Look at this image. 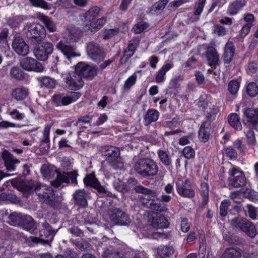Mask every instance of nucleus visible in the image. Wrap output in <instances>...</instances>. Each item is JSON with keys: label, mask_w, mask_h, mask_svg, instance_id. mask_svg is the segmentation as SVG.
Segmentation results:
<instances>
[{"label": "nucleus", "mask_w": 258, "mask_h": 258, "mask_svg": "<svg viewBox=\"0 0 258 258\" xmlns=\"http://www.w3.org/2000/svg\"><path fill=\"white\" fill-rule=\"evenodd\" d=\"M235 52L234 45L232 42H228L225 47V51L223 55L224 61L225 63H229L234 55Z\"/></svg>", "instance_id": "obj_27"}, {"label": "nucleus", "mask_w": 258, "mask_h": 258, "mask_svg": "<svg viewBox=\"0 0 258 258\" xmlns=\"http://www.w3.org/2000/svg\"><path fill=\"white\" fill-rule=\"evenodd\" d=\"M28 94L27 89L23 87H20L13 89L11 92V96L15 100L20 101L26 98Z\"/></svg>", "instance_id": "obj_26"}, {"label": "nucleus", "mask_w": 258, "mask_h": 258, "mask_svg": "<svg viewBox=\"0 0 258 258\" xmlns=\"http://www.w3.org/2000/svg\"><path fill=\"white\" fill-rule=\"evenodd\" d=\"M229 186L237 188L245 185L246 178L241 171L233 167L229 170Z\"/></svg>", "instance_id": "obj_8"}, {"label": "nucleus", "mask_w": 258, "mask_h": 258, "mask_svg": "<svg viewBox=\"0 0 258 258\" xmlns=\"http://www.w3.org/2000/svg\"><path fill=\"white\" fill-rule=\"evenodd\" d=\"M157 154L161 163L166 167L169 168L171 165L172 160L169 153L162 150H159Z\"/></svg>", "instance_id": "obj_34"}, {"label": "nucleus", "mask_w": 258, "mask_h": 258, "mask_svg": "<svg viewBox=\"0 0 258 258\" xmlns=\"http://www.w3.org/2000/svg\"><path fill=\"white\" fill-rule=\"evenodd\" d=\"M22 221L20 225L23 228L30 233H33L36 229V226L34 222L33 218L28 215H23Z\"/></svg>", "instance_id": "obj_24"}, {"label": "nucleus", "mask_w": 258, "mask_h": 258, "mask_svg": "<svg viewBox=\"0 0 258 258\" xmlns=\"http://www.w3.org/2000/svg\"><path fill=\"white\" fill-rule=\"evenodd\" d=\"M143 204L148 208L153 209L157 211H161L162 207L161 204L157 202L154 200L150 199L148 200V202L145 203L143 201Z\"/></svg>", "instance_id": "obj_47"}, {"label": "nucleus", "mask_w": 258, "mask_h": 258, "mask_svg": "<svg viewBox=\"0 0 258 258\" xmlns=\"http://www.w3.org/2000/svg\"><path fill=\"white\" fill-rule=\"evenodd\" d=\"M182 153L185 158L190 159L193 158L195 156L194 149L190 146H187L183 148Z\"/></svg>", "instance_id": "obj_55"}, {"label": "nucleus", "mask_w": 258, "mask_h": 258, "mask_svg": "<svg viewBox=\"0 0 258 258\" xmlns=\"http://www.w3.org/2000/svg\"><path fill=\"white\" fill-rule=\"evenodd\" d=\"M247 208L249 217L252 219H255L257 216L256 208L251 205H248Z\"/></svg>", "instance_id": "obj_64"}, {"label": "nucleus", "mask_w": 258, "mask_h": 258, "mask_svg": "<svg viewBox=\"0 0 258 258\" xmlns=\"http://www.w3.org/2000/svg\"><path fill=\"white\" fill-rule=\"evenodd\" d=\"M89 66V64L84 62H80L77 63L75 68V72L80 76H83L85 73L87 68Z\"/></svg>", "instance_id": "obj_52"}, {"label": "nucleus", "mask_w": 258, "mask_h": 258, "mask_svg": "<svg viewBox=\"0 0 258 258\" xmlns=\"http://www.w3.org/2000/svg\"><path fill=\"white\" fill-rule=\"evenodd\" d=\"M247 143L252 148L254 149L256 146V139L254 132L252 130L248 131L246 133Z\"/></svg>", "instance_id": "obj_45"}, {"label": "nucleus", "mask_w": 258, "mask_h": 258, "mask_svg": "<svg viewBox=\"0 0 258 258\" xmlns=\"http://www.w3.org/2000/svg\"><path fill=\"white\" fill-rule=\"evenodd\" d=\"M41 20L50 32H53L56 30L55 25L48 17L43 16Z\"/></svg>", "instance_id": "obj_46"}, {"label": "nucleus", "mask_w": 258, "mask_h": 258, "mask_svg": "<svg viewBox=\"0 0 258 258\" xmlns=\"http://www.w3.org/2000/svg\"><path fill=\"white\" fill-rule=\"evenodd\" d=\"M84 181L85 184L93 187L100 192L106 193L107 192L96 178L94 173L87 175L84 178Z\"/></svg>", "instance_id": "obj_20"}, {"label": "nucleus", "mask_w": 258, "mask_h": 258, "mask_svg": "<svg viewBox=\"0 0 258 258\" xmlns=\"http://www.w3.org/2000/svg\"><path fill=\"white\" fill-rule=\"evenodd\" d=\"M243 258H258V251H252L248 249H244L242 252Z\"/></svg>", "instance_id": "obj_62"}, {"label": "nucleus", "mask_w": 258, "mask_h": 258, "mask_svg": "<svg viewBox=\"0 0 258 258\" xmlns=\"http://www.w3.org/2000/svg\"><path fill=\"white\" fill-rule=\"evenodd\" d=\"M228 122L230 125L237 131H241L242 128L239 115L236 113H230L228 117Z\"/></svg>", "instance_id": "obj_31"}, {"label": "nucleus", "mask_w": 258, "mask_h": 258, "mask_svg": "<svg viewBox=\"0 0 258 258\" xmlns=\"http://www.w3.org/2000/svg\"><path fill=\"white\" fill-rule=\"evenodd\" d=\"M207 61L210 66L218 64L219 59V55L216 49L212 46H208L205 52Z\"/></svg>", "instance_id": "obj_22"}, {"label": "nucleus", "mask_w": 258, "mask_h": 258, "mask_svg": "<svg viewBox=\"0 0 258 258\" xmlns=\"http://www.w3.org/2000/svg\"><path fill=\"white\" fill-rule=\"evenodd\" d=\"M33 52L37 59L40 60H45L53 50L52 43L48 42L39 43L35 45Z\"/></svg>", "instance_id": "obj_9"}, {"label": "nucleus", "mask_w": 258, "mask_h": 258, "mask_svg": "<svg viewBox=\"0 0 258 258\" xmlns=\"http://www.w3.org/2000/svg\"><path fill=\"white\" fill-rule=\"evenodd\" d=\"M51 72L56 74H60L61 77L63 78L67 84L68 88L71 90H77L81 89L84 85V82L81 76L76 72H70L68 66L64 65H54L51 68Z\"/></svg>", "instance_id": "obj_2"}, {"label": "nucleus", "mask_w": 258, "mask_h": 258, "mask_svg": "<svg viewBox=\"0 0 258 258\" xmlns=\"http://www.w3.org/2000/svg\"><path fill=\"white\" fill-rule=\"evenodd\" d=\"M100 12V8L97 6L91 8L84 15L86 22H91L95 19Z\"/></svg>", "instance_id": "obj_37"}, {"label": "nucleus", "mask_w": 258, "mask_h": 258, "mask_svg": "<svg viewBox=\"0 0 258 258\" xmlns=\"http://www.w3.org/2000/svg\"><path fill=\"white\" fill-rule=\"evenodd\" d=\"M133 168L138 174L143 177L155 176L159 171L156 162L149 157L138 159L135 162Z\"/></svg>", "instance_id": "obj_3"}, {"label": "nucleus", "mask_w": 258, "mask_h": 258, "mask_svg": "<svg viewBox=\"0 0 258 258\" xmlns=\"http://www.w3.org/2000/svg\"><path fill=\"white\" fill-rule=\"evenodd\" d=\"M173 66L172 63H166L158 71L155 76L156 82L157 83L163 82L165 80V75L166 73L171 69Z\"/></svg>", "instance_id": "obj_30"}, {"label": "nucleus", "mask_w": 258, "mask_h": 258, "mask_svg": "<svg viewBox=\"0 0 258 258\" xmlns=\"http://www.w3.org/2000/svg\"><path fill=\"white\" fill-rule=\"evenodd\" d=\"M56 170L54 171L52 168L46 164H44L41 168V172L42 175L45 177H50L56 172Z\"/></svg>", "instance_id": "obj_53"}, {"label": "nucleus", "mask_w": 258, "mask_h": 258, "mask_svg": "<svg viewBox=\"0 0 258 258\" xmlns=\"http://www.w3.org/2000/svg\"><path fill=\"white\" fill-rule=\"evenodd\" d=\"M24 30L27 37L32 45L41 43L45 38L46 31L44 28L39 24H27Z\"/></svg>", "instance_id": "obj_4"}, {"label": "nucleus", "mask_w": 258, "mask_h": 258, "mask_svg": "<svg viewBox=\"0 0 258 258\" xmlns=\"http://www.w3.org/2000/svg\"><path fill=\"white\" fill-rule=\"evenodd\" d=\"M21 65L24 69L28 71L41 72L43 70V67L41 64L31 57H27L22 60Z\"/></svg>", "instance_id": "obj_15"}, {"label": "nucleus", "mask_w": 258, "mask_h": 258, "mask_svg": "<svg viewBox=\"0 0 258 258\" xmlns=\"http://www.w3.org/2000/svg\"><path fill=\"white\" fill-rule=\"evenodd\" d=\"M81 96L79 92H75L70 95L61 97L59 95H55L53 97L55 101H60L61 105H68L76 101Z\"/></svg>", "instance_id": "obj_19"}, {"label": "nucleus", "mask_w": 258, "mask_h": 258, "mask_svg": "<svg viewBox=\"0 0 258 258\" xmlns=\"http://www.w3.org/2000/svg\"><path fill=\"white\" fill-rule=\"evenodd\" d=\"M110 218L114 224L127 225L131 222L129 217L124 212L118 209L112 210Z\"/></svg>", "instance_id": "obj_12"}, {"label": "nucleus", "mask_w": 258, "mask_h": 258, "mask_svg": "<svg viewBox=\"0 0 258 258\" xmlns=\"http://www.w3.org/2000/svg\"><path fill=\"white\" fill-rule=\"evenodd\" d=\"M245 0H235L230 3L228 7L227 13L230 16H234L246 5Z\"/></svg>", "instance_id": "obj_21"}, {"label": "nucleus", "mask_w": 258, "mask_h": 258, "mask_svg": "<svg viewBox=\"0 0 258 258\" xmlns=\"http://www.w3.org/2000/svg\"><path fill=\"white\" fill-rule=\"evenodd\" d=\"M43 229L41 230V235H44L46 237H48L54 234V231L52 229L49 224L46 222L42 223Z\"/></svg>", "instance_id": "obj_49"}, {"label": "nucleus", "mask_w": 258, "mask_h": 258, "mask_svg": "<svg viewBox=\"0 0 258 258\" xmlns=\"http://www.w3.org/2000/svg\"><path fill=\"white\" fill-rule=\"evenodd\" d=\"M11 76L15 79L20 80L23 78L22 71L17 67H13L10 71Z\"/></svg>", "instance_id": "obj_58"}, {"label": "nucleus", "mask_w": 258, "mask_h": 258, "mask_svg": "<svg viewBox=\"0 0 258 258\" xmlns=\"http://www.w3.org/2000/svg\"><path fill=\"white\" fill-rule=\"evenodd\" d=\"M81 36V30L72 25L67 27L63 33V37L70 42H78Z\"/></svg>", "instance_id": "obj_14"}, {"label": "nucleus", "mask_w": 258, "mask_h": 258, "mask_svg": "<svg viewBox=\"0 0 258 258\" xmlns=\"http://www.w3.org/2000/svg\"><path fill=\"white\" fill-rule=\"evenodd\" d=\"M2 157L5 162L7 170L9 171H14L16 168L15 164L20 162L19 160L15 159L7 150L3 152Z\"/></svg>", "instance_id": "obj_18"}, {"label": "nucleus", "mask_w": 258, "mask_h": 258, "mask_svg": "<svg viewBox=\"0 0 258 258\" xmlns=\"http://www.w3.org/2000/svg\"><path fill=\"white\" fill-rule=\"evenodd\" d=\"M103 258H125L118 252L113 251L112 249L106 248L102 253Z\"/></svg>", "instance_id": "obj_41"}, {"label": "nucleus", "mask_w": 258, "mask_h": 258, "mask_svg": "<svg viewBox=\"0 0 258 258\" xmlns=\"http://www.w3.org/2000/svg\"><path fill=\"white\" fill-rule=\"evenodd\" d=\"M113 186L115 189L119 192H124L127 190L124 183L118 178L114 180Z\"/></svg>", "instance_id": "obj_51"}, {"label": "nucleus", "mask_w": 258, "mask_h": 258, "mask_svg": "<svg viewBox=\"0 0 258 258\" xmlns=\"http://www.w3.org/2000/svg\"><path fill=\"white\" fill-rule=\"evenodd\" d=\"M41 87L53 89L56 85V81L49 77H41L37 78Z\"/></svg>", "instance_id": "obj_35"}, {"label": "nucleus", "mask_w": 258, "mask_h": 258, "mask_svg": "<svg viewBox=\"0 0 258 258\" xmlns=\"http://www.w3.org/2000/svg\"><path fill=\"white\" fill-rule=\"evenodd\" d=\"M87 196V192L84 189H79L74 192L73 198L76 204L82 207H86L88 205Z\"/></svg>", "instance_id": "obj_23"}, {"label": "nucleus", "mask_w": 258, "mask_h": 258, "mask_svg": "<svg viewBox=\"0 0 258 258\" xmlns=\"http://www.w3.org/2000/svg\"><path fill=\"white\" fill-rule=\"evenodd\" d=\"M106 23V20L102 18L93 21L89 25H86L84 29L85 31L90 30L92 32H96L100 30Z\"/></svg>", "instance_id": "obj_25"}, {"label": "nucleus", "mask_w": 258, "mask_h": 258, "mask_svg": "<svg viewBox=\"0 0 258 258\" xmlns=\"http://www.w3.org/2000/svg\"><path fill=\"white\" fill-rule=\"evenodd\" d=\"M13 49L19 55H26L29 50L28 45L26 43L23 39L20 37L14 38L12 43Z\"/></svg>", "instance_id": "obj_17"}, {"label": "nucleus", "mask_w": 258, "mask_h": 258, "mask_svg": "<svg viewBox=\"0 0 258 258\" xmlns=\"http://www.w3.org/2000/svg\"><path fill=\"white\" fill-rule=\"evenodd\" d=\"M241 254L234 248H227L222 254L221 258H240Z\"/></svg>", "instance_id": "obj_40"}, {"label": "nucleus", "mask_w": 258, "mask_h": 258, "mask_svg": "<svg viewBox=\"0 0 258 258\" xmlns=\"http://www.w3.org/2000/svg\"><path fill=\"white\" fill-rule=\"evenodd\" d=\"M243 122L249 126L258 124V108H248L243 111Z\"/></svg>", "instance_id": "obj_13"}, {"label": "nucleus", "mask_w": 258, "mask_h": 258, "mask_svg": "<svg viewBox=\"0 0 258 258\" xmlns=\"http://www.w3.org/2000/svg\"><path fill=\"white\" fill-rule=\"evenodd\" d=\"M230 205V202L228 200H225L223 201L220 206V215L222 217H225L227 214V210L229 206Z\"/></svg>", "instance_id": "obj_54"}, {"label": "nucleus", "mask_w": 258, "mask_h": 258, "mask_svg": "<svg viewBox=\"0 0 258 258\" xmlns=\"http://www.w3.org/2000/svg\"><path fill=\"white\" fill-rule=\"evenodd\" d=\"M88 57L96 62H99L105 57V53L100 45L94 42L87 43L86 47Z\"/></svg>", "instance_id": "obj_7"}, {"label": "nucleus", "mask_w": 258, "mask_h": 258, "mask_svg": "<svg viewBox=\"0 0 258 258\" xmlns=\"http://www.w3.org/2000/svg\"><path fill=\"white\" fill-rule=\"evenodd\" d=\"M52 123H48L46 124L44 128L43 133V138L41 141V144H49L50 142L49 140V133L50 128L52 126Z\"/></svg>", "instance_id": "obj_48"}, {"label": "nucleus", "mask_w": 258, "mask_h": 258, "mask_svg": "<svg viewBox=\"0 0 258 258\" xmlns=\"http://www.w3.org/2000/svg\"><path fill=\"white\" fill-rule=\"evenodd\" d=\"M247 94L251 97H254L258 94V86L254 82H251L248 84L246 87Z\"/></svg>", "instance_id": "obj_43"}, {"label": "nucleus", "mask_w": 258, "mask_h": 258, "mask_svg": "<svg viewBox=\"0 0 258 258\" xmlns=\"http://www.w3.org/2000/svg\"><path fill=\"white\" fill-rule=\"evenodd\" d=\"M137 76L134 73L132 76L129 77L125 82L124 84V89L125 90H129L130 88L133 86L136 82Z\"/></svg>", "instance_id": "obj_57"}, {"label": "nucleus", "mask_w": 258, "mask_h": 258, "mask_svg": "<svg viewBox=\"0 0 258 258\" xmlns=\"http://www.w3.org/2000/svg\"><path fill=\"white\" fill-rule=\"evenodd\" d=\"M23 216V215L20 213L14 212L9 215V222L11 225L20 226L22 221Z\"/></svg>", "instance_id": "obj_38"}, {"label": "nucleus", "mask_w": 258, "mask_h": 258, "mask_svg": "<svg viewBox=\"0 0 258 258\" xmlns=\"http://www.w3.org/2000/svg\"><path fill=\"white\" fill-rule=\"evenodd\" d=\"M167 3L168 1L167 0H162L156 2L150 8L148 13L152 15L160 14L165 8Z\"/></svg>", "instance_id": "obj_33"}, {"label": "nucleus", "mask_w": 258, "mask_h": 258, "mask_svg": "<svg viewBox=\"0 0 258 258\" xmlns=\"http://www.w3.org/2000/svg\"><path fill=\"white\" fill-rule=\"evenodd\" d=\"M103 155L109 165L114 169H121L123 167L120 157V150L114 146H106L103 148Z\"/></svg>", "instance_id": "obj_5"}, {"label": "nucleus", "mask_w": 258, "mask_h": 258, "mask_svg": "<svg viewBox=\"0 0 258 258\" xmlns=\"http://www.w3.org/2000/svg\"><path fill=\"white\" fill-rule=\"evenodd\" d=\"M201 193L204 198L205 200H207L209 197V188L208 183L206 182H202L201 186Z\"/></svg>", "instance_id": "obj_59"}, {"label": "nucleus", "mask_w": 258, "mask_h": 258, "mask_svg": "<svg viewBox=\"0 0 258 258\" xmlns=\"http://www.w3.org/2000/svg\"><path fill=\"white\" fill-rule=\"evenodd\" d=\"M73 243L80 250H84L89 247V243L83 240H75L73 241Z\"/></svg>", "instance_id": "obj_61"}, {"label": "nucleus", "mask_w": 258, "mask_h": 258, "mask_svg": "<svg viewBox=\"0 0 258 258\" xmlns=\"http://www.w3.org/2000/svg\"><path fill=\"white\" fill-rule=\"evenodd\" d=\"M191 181L189 179H186L181 182H176L175 186L177 193L184 198H192L194 197L195 192L191 188Z\"/></svg>", "instance_id": "obj_10"}, {"label": "nucleus", "mask_w": 258, "mask_h": 258, "mask_svg": "<svg viewBox=\"0 0 258 258\" xmlns=\"http://www.w3.org/2000/svg\"><path fill=\"white\" fill-rule=\"evenodd\" d=\"M32 5L39 7L45 9H48L47 4L43 0H29Z\"/></svg>", "instance_id": "obj_63"}, {"label": "nucleus", "mask_w": 258, "mask_h": 258, "mask_svg": "<svg viewBox=\"0 0 258 258\" xmlns=\"http://www.w3.org/2000/svg\"><path fill=\"white\" fill-rule=\"evenodd\" d=\"M118 28L110 29L106 30L104 32L103 38L104 39H109L113 36L116 35L118 33Z\"/></svg>", "instance_id": "obj_60"}, {"label": "nucleus", "mask_w": 258, "mask_h": 258, "mask_svg": "<svg viewBox=\"0 0 258 258\" xmlns=\"http://www.w3.org/2000/svg\"><path fill=\"white\" fill-rule=\"evenodd\" d=\"M240 83L237 80H232L229 84L228 89L230 94L232 95H236L239 88Z\"/></svg>", "instance_id": "obj_44"}, {"label": "nucleus", "mask_w": 258, "mask_h": 258, "mask_svg": "<svg viewBox=\"0 0 258 258\" xmlns=\"http://www.w3.org/2000/svg\"><path fill=\"white\" fill-rule=\"evenodd\" d=\"M159 116V112L157 110L149 109L144 116L145 124L148 125L152 122L157 121Z\"/></svg>", "instance_id": "obj_32"}, {"label": "nucleus", "mask_w": 258, "mask_h": 258, "mask_svg": "<svg viewBox=\"0 0 258 258\" xmlns=\"http://www.w3.org/2000/svg\"><path fill=\"white\" fill-rule=\"evenodd\" d=\"M151 225L153 228L157 229L167 228L168 223L165 217L156 216L153 218Z\"/></svg>", "instance_id": "obj_28"}, {"label": "nucleus", "mask_w": 258, "mask_h": 258, "mask_svg": "<svg viewBox=\"0 0 258 258\" xmlns=\"http://www.w3.org/2000/svg\"><path fill=\"white\" fill-rule=\"evenodd\" d=\"M98 69L96 66H90L87 68L85 73L83 77L86 78L91 79L97 74Z\"/></svg>", "instance_id": "obj_42"}, {"label": "nucleus", "mask_w": 258, "mask_h": 258, "mask_svg": "<svg viewBox=\"0 0 258 258\" xmlns=\"http://www.w3.org/2000/svg\"><path fill=\"white\" fill-rule=\"evenodd\" d=\"M230 224L233 228L242 230L250 237H254L256 235L254 226L245 218L234 217L231 219Z\"/></svg>", "instance_id": "obj_6"}, {"label": "nucleus", "mask_w": 258, "mask_h": 258, "mask_svg": "<svg viewBox=\"0 0 258 258\" xmlns=\"http://www.w3.org/2000/svg\"><path fill=\"white\" fill-rule=\"evenodd\" d=\"M204 111L206 113L207 118L210 121L215 120L216 115L219 112L218 107L211 103H208L206 106H204Z\"/></svg>", "instance_id": "obj_29"}, {"label": "nucleus", "mask_w": 258, "mask_h": 258, "mask_svg": "<svg viewBox=\"0 0 258 258\" xmlns=\"http://www.w3.org/2000/svg\"><path fill=\"white\" fill-rule=\"evenodd\" d=\"M149 25L147 23L142 21L136 24L134 26L133 29L135 33L140 34L145 30L147 29Z\"/></svg>", "instance_id": "obj_50"}, {"label": "nucleus", "mask_w": 258, "mask_h": 258, "mask_svg": "<svg viewBox=\"0 0 258 258\" xmlns=\"http://www.w3.org/2000/svg\"><path fill=\"white\" fill-rule=\"evenodd\" d=\"M135 189L136 190V191L138 192L142 193L145 195H150L152 197H154L156 196V193L155 191H152L141 185L136 186L135 187Z\"/></svg>", "instance_id": "obj_56"}, {"label": "nucleus", "mask_w": 258, "mask_h": 258, "mask_svg": "<svg viewBox=\"0 0 258 258\" xmlns=\"http://www.w3.org/2000/svg\"><path fill=\"white\" fill-rule=\"evenodd\" d=\"M56 179L53 182L52 184L56 187H59L62 183H77V174L76 172H67L60 174L56 172Z\"/></svg>", "instance_id": "obj_11"}, {"label": "nucleus", "mask_w": 258, "mask_h": 258, "mask_svg": "<svg viewBox=\"0 0 258 258\" xmlns=\"http://www.w3.org/2000/svg\"><path fill=\"white\" fill-rule=\"evenodd\" d=\"M22 188L25 192L34 191L38 199L47 205L53 206L56 202V197L53 189L50 186L39 182H30L25 184Z\"/></svg>", "instance_id": "obj_1"}, {"label": "nucleus", "mask_w": 258, "mask_h": 258, "mask_svg": "<svg viewBox=\"0 0 258 258\" xmlns=\"http://www.w3.org/2000/svg\"><path fill=\"white\" fill-rule=\"evenodd\" d=\"M56 47L69 59L80 55L76 52L75 47L61 40L57 43Z\"/></svg>", "instance_id": "obj_16"}, {"label": "nucleus", "mask_w": 258, "mask_h": 258, "mask_svg": "<svg viewBox=\"0 0 258 258\" xmlns=\"http://www.w3.org/2000/svg\"><path fill=\"white\" fill-rule=\"evenodd\" d=\"M157 251L160 256L164 257H168L172 255L174 252V250L171 246H168L167 245H160L159 246Z\"/></svg>", "instance_id": "obj_39"}, {"label": "nucleus", "mask_w": 258, "mask_h": 258, "mask_svg": "<svg viewBox=\"0 0 258 258\" xmlns=\"http://www.w3.org/2000/svg\"><path fill=\"white\" fill-rule=\"evenodd\" d=\"M207 122H204L201 125L199 132V136L200 140L203 142H206L208 141L210 138V130L208 127H206Z\"/></svg>", "instance_id": "obj_36"}]
</instances>
